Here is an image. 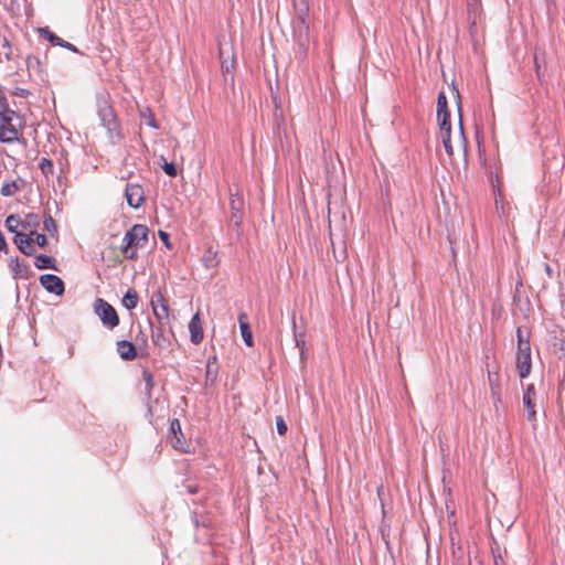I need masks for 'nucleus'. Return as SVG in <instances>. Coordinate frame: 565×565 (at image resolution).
Wrapping results in <instances>:
<instances>
[{"mask_svg": "<svg viewBox=\"0 0 565 565\" xmlns=\"http://www.w3.org/2000/svg\"><path fill=\"white\" fill-rule=\"evenodd\" d=\"M151 340H152V343L160 349H167V347L169 344V340L163 334V331L161 328L152 329Z\"/></svg>", "mask_w": 565, "mask_h": 565, "instance_id": "obj_18", "label": "nucleus"}, {"mask_svg": "<svg viewBox=\"0 0 565 565\" xmlns=\"http://www.w3.org/2000/svg\"><path fill=\"white\" fill-rule=\"evenodd\" d=\"M169 440L171 446L181 452H186L188 443L181 429L179 419L173 418L169 427Z\"/></svg>", "mask_w": 565, "mask_h": 565, "instance_id": "obj_6", "label": "nucleus"}, {"mask_svg": "<svg viewBox=\"0 0 565 565\" xmlns=\"http://www.w3.org/2000/svg\"><path fill=\"white\" fill-rule=\"evenodd\" d=\"M127 203L132 209L140 207L146 200L145 191L138 183H128L125 190Z\"/></svg>", "mask_w": 565, "mask_h": 565, "instance_id": "obj_8", "label": "nucleus"}, {"mask_svg": "<svg viewBox=\"0 0 565 565\" xmlns=\"http://www.w3.org/2000/svg\"><path fill=\"white\" fill-rule=\"evenodd\" d=\"M63 47L68 49L71 51H73V52H77V49L72 43H68L66 41H65Z\"/></svg>", "mask_w": 565, "mask_h": 565, "instance_id": "obj_41", "label": "nucleus"}, {"mask_svg": "<svg viewBox=\"0 0 565 565\" xmlns=\"http://www.w3.org/2000/svg\"><path fill=\"white\" fill-rule=\"evenodd\" d=\"M40 170L41 172L45 175V177H49V175H52L53 172H54V166H53V162L52 160L47 159V158H42L41 161H40Z\"/></svg>", "mask_w": 565, "mask_h": 565, "instance_id": "obj_27", "label": "nucleus"}, {"mask_svg": "<svg viewBox=\"0 0 565 565\" xmlns=\"http://www.w3.org/2000/svg\"><path fill=\"white\" fill-rule=\"evenodd\" d=\"M205 268H215L218 265L217 252L212 248L207 249L202 257Z\"/></svg>", "mask_w": 565, "mask_h": 565, "instance_id": "obj_20", "label": "nucleus"}, {"mask_svg": "<svg viewBox=\"0 0 565 565\" xmlns=\"http://www.w3.org/2000/svg\"><path fill=\"white\" fill-rule=\"evenodd\" d=\"M500 563H502L501 556L500 555L494 556V565H500Z\"/></svg>", "mask_w": 565, "mask_h": 565, "instance_id": "obj_43", "label": "nucleus"}, {"mask_svg": "<svg viewBox=\"0 0 565 565\" xmlns=\"http://www.w3.org/2000/svg\"><path fill=\"white\" fill-rule=\"evenodd\" d=\"M7 249H8V244L6 242V238H4L3 234H2V232L0 231V250L1 252H7Z\"/></svg>", "mask_w": 565, "mask_h": 565, "instance_id": "obj_39", "label": "nucleus"}, {"mask_svg": "<svg viewBox=\"0 0 565 565\" xmlns=\"http://www.w3.org/2000/svg\"><path fill=\"white\" fill-rule=\"evenodd\" d=\"M296 343H297V347L300 348L301 352H303V348H305V340L302 339V335L299 334V335H296Z\"/></svg>", "mask_w": 565, "mask_h": 565, "instance_id": "obj_40", "label": "nucleus"}, {"mask_svg": "<svg viewBox=\"0 0 565 565\" xmlns=\"http://www.w3.org/2000/svg\"><path fill=\"white\" fill-rule=\"evenodd\" d=\"M515 363L520 377H526L530 374L532 367L530 345L523 344V348L516 349Z\"/></svg>", "mask_w": 565, "mask_h": 565, "instance_id": "obj_7", "label": "nucleus"}, {"mask_svg": "<svg viewBox=\"0 0 565 565\" xmlns=\"http://www.w3.org/2000/svg\"><path fill=\"white\" fill-rule=\"evenodd\" d=\"M117 353L125 361H132L137 358L136 345L128 340H120L116 343Z\"/></svg>", "mask_w": 565, "mask_h": 565, "instance_id": "obj_14", "label": "nucleus"}, {"mask_svg": "<svg viewBox=\"0 0 565 565\" xmlns=\"http://www.w3.org/2000/svg\"><path fill=\"white\" fill-rule=\"evenodd\" d=\"M190 340L193 344H200L204 338L203 322L200 312L193 315L189 322Z\"/></svg>", "mask_w": 565, "mask_h": 565, "instance_id": "obj_11", "label": "nucleus"}, {"mask_svg": "<svg viewBox=\"0 0 565 565\" xmlns=\"http://www.w3.org/2000/svg\"><path fill=\"white\" fill-rule=\"evenodd\" d=\"M1 41H2V46L10 50L9 42L7 41V39L3 38Z\"/></svg>", "mask_w": 565, "mask_h": 565, "instance_id": "obj_42", "label": "nucleus"}, {"mask_svg": "<svg viewBox=\"0 0 565 565\" xmlns=\"http://www.w3.org/2000/svg\"><path fill=\"white\" fill-rule=\"evenodd\" d=\"M140 118L151 128L158 129L159 125L157 124V120L154 118L153 111L146 107L140 110Z\"/></svg>", "mask_w": 565, "mask_h": 565, "instance_id": "obj_22", "label": "nucleus"}, {"mask_svg": "<svg viewBox=\"0 0 565 565\" xmlns=\"http://www.w3.org/2000/svg\"><path fill=\"white\" fill-rule=\"evenodd\" d=\"M437 121H438V126H439V131L449 129L451 127L450 111L449 110L441 111L440 115H437Z\"/></svg>", "mask_w": 565, "mask_h": 565, "instance_id": "obj_25", "label": "nucleus"}, {"mask_svg": "<svg viewBox=\"0 0 565 565\" xmlns=\"http://www.w3.org/2000/svg\"><path fill=\"white\" fill-rule=\"evenodd\" d=\"M150 305L153 315L160 324L170 320V308L167 299L160 290L152 294Z\"/></svg>", "mask_w": 565, "mask_h": 565, "instance_id": "obj_5", "label": "nucleus"}, {"mask_svg": "<svg viewBox=\"0 0 565 565\" xmlns=\"http://www.w3.org/2000/svg\"><path fill=\"white\" fill-rule=\"evenodd\" d=\"M149 228L143 224H135L124 236L122 254L125 258L135 260L138 249L148 244Z\"/></svg>", "mask_w": 565, "mask_h": 565, "instance_id": "obj_3", "label": "nucleus"}, {"mask_svg": "<svg viewBox=\"0 0 565 565\" xmlns=\"http://www.w3.org/2000/svg\"><path fill=\"white\" fill-rule=\"evenodd\" d=\"M545 269H546L547 274H550V273H551V267H550V265H548V264H546V265H545Z\"/></svg>", "mask_w": 565, "mask_h": 565, "instance_id": "obj_45", "label": "nucleus"}, {"mask_svg": "<svg viewBox=\"0 0 565 565\" xmlns=\"http://www.w3.org/2000/svg\"><path fill=\"white\" fill-rule=\"evenodd\" d=\"M34 266L39 269H55L54 258L47 255H38L34 259Z\"/></svg>", "mask_w": 565, "mask_h": 565, "instance_id": "obj_19", "label": "nucleus"}, {"mask_svg": "<svg viewBox=\"0 0 565 565\" xmlns=\"http://www.w3.org/2000/svg\"><path fill=\"white\" fill-rule=\"evenodd\" d=\"M457 99V107H458V126L455 129V131L451 130V127L446 130H441L438 134V138L441 140L444 148L449 156V158H452L455 153H466L467 149V140L465 137L462 124H461V102H460V95L459 92L454 88Z\"/></svg>", "mask_w": 565, "mask_h": 565, "instance_id": "obj_1", "label": "nucleus"}, {"mask_svg": "<svg viewBox=\"0 0 565 565\" xmlns=\"http://www.w3.org/2000/svg\"><path fill=\"white\" fill-rule=\"evenodd\" d=\"M44 228L47 231V232H52V231H56V224H55V221L53 220V217L51 215H47L45 216L44 218Z\"/></svg>", "mask_w": 565, "mask_h": 565, "instance_id": "obj_34", "label": "nucleus"}, {"mask_svg": "<svg viewBox=\"0 0 565 565\" xmlns=\"http://www.w3.org/2000/svg\"><path fill=\"white\" fill-rule=\"evenodd\" d=\"M162 169L169 177H175L178 174L177 168L173 163L164 162Z\"/></svg>", "mask_w": 565, "mask_h": 565, "instance_id": "obj_35", "label": "nucleus"}, {"mask_svg": "<svg viewBox=\"0 0 565 565\" xmlns=\"http://www.w3.org/2000/svg\"><path fill=\"white\" fill-rule=\"evenodd\" d=\"M40 282L50 292L55 295H62L64 292V282L58 276L51 274L42 275Z\"/></svg>", "mask_w": 565, "mask_h": 565, "instance_id": "obj_13", "label": "nucleus"}, {"mask_svg": "<svg viewBox=\"0 0 565 565\" xmlns=\"http://www.w3.org/2000/svg\"><path fill=\"white\" fill-rule=\"evenodd\" d=\"M159 237L163 242V244L167 246V248L171 249V243H170V235L164 231H159Z\"/></svg>", "mask_w": 565, "mask_h": 565, "instance_id": "obj_38", "label": "nucleus"}, {"mask_svg": "<svg viewBox=\"0 0 565 565\" xmlns=\"http://www.w3.org/2000/svg\"><path fill=\"white\" fill-rule=\"evenodd\" d=\"M142 380L146 384V392L148 395H150V393L153 388V385H154L152 373L149 370L145 369L142 371Z\"/></svg>", "mask_w": 565, "mask_h": 565, "instance_id": "obj_29", "label": "nucleus"}, {"mask_svg": "<svg viewBox=\"0 0 565 565\" xmlns=\"http://www.w3.org/2000/svg\"><path fill=\"white\" fill-rule=\"evenodd\" d=\"M494 204L495 210L500 215L505 216L509 214V203L504 200L500 191H498V193L494 196Z\"/></svg>", "mask_w": 565, "mask_h": 565, "instance_id": "obj_21", "label": "nucleus"}, {"mask_svg": "<svg viewBox=\"0 0 565 565\" xmlns=\"http://www.w3.org/2000/svg\"><path fill=\"white\" fill-rule=\"evenodd\" d=\"M244 206V201L241 195L232 194L230 199V210H231V222L238 230L242 224V211Z\"/></svg>", "mask_w": 565, "mask_h": 565, "instance_id": "obj_12", "label": "nucleus"}, {"mask_svg": "<svg viewBox=\"0 0 565 565\" xmlns=\"http://www.w3.org/2000/svg\"><path fill=\"white\" fill-rule=\"evenodd\" d=\"M449 110L448 102L445 92H439L437 97V115H440L441 111Z\"/></svg>", "mask_w": 565, "mask_h": 565, "instance_id": "obj_31", "label": "nucleus"}, {"mask_svg": "<svg viewBox=\"0 0 565 565\" xmlns=\"http://www.w3.org/2000/svg\"><path fill=\"white\" fill-rule=\"evenodd\" d=\"M34 245L36 244L40 247H44L47 244V238L44 234L36 233L33 235Z\"/></svg>", "mask_w": 565, "mask_h": 565, "instance_id": "obj_36", "label": "nucleus"}, {"mask_svg": "<svg viewBox=\"0 0 565 565\" xmlns=\"http://www.w3.org/2000/svg\"><path fill=\"white\" fill-rule=\"evenodd\" d=\"M41 35H43L50 43L53 45L62 46L64 45L65 41L51 32L47 28L40 30Z\"/></svg>", "mask_w": 565, "mask_h": 565, "instance_id": "obj_24", "label": "nucleus"}, {"mask_svg": "<svg viewBox=\"0 0 565 565\" xmlns=\"http://www.w3.org/2000/svg\"><path fill=\"white\" fill-rule=\"evenodd\" d=\"M523 407L526 409V417L530 422L536 420V392L533 384H529L522 396Z\"/></svg>", "mask_w": 565, "mask_h": 565, "instance_id": "obj_9", "label": "nucleus"}, {"mask_svg": "<svg viewBox=\"0 0 565 565\" xmlns=\"http://www.w3.org/2000/svg\"><path fill=\"white\" fill-rule=\"evenodd\" d=\"M94 311L105 327L114 329L119 324L120 320L116 309L106 300L102 298L96 299L94 303Z\"/></svg>", "mask_w": 565, "mask_h": 565, "instance_id": "obj_4", "label": "nucleus"}, {"mask_svg": "<svg viewBox=\"0 0 565 565\" xmlns=\"http://www.w3.org/2000/svg\"><path fill=\"white\" fill-rule=\"evenodd\" d=\"M21 222H22V228L30 230V232H31L32 228H35L39 226L40 217L36 214L29 213L24 216L23 220H21Z\"/></svg>", "mask_w": 565, "mask_h": 565, "instance_id": "obj_23", "label": "nucleus"}, {"mask_svg": "<svg viewBox=\"0 0 565 565\" xmlns=\"http://www.w3.org/2000/svg\"><path fill=\"white\" fill-rule=\"evenodd\" d=\"M535 65H536V72H537V75L540 76V66L537 64V58L535 57Z\"/></svg>", "mask_w": 565, "mask_h": 565, "instance_id": "obj_44", "label": "nucleus"}, {"mask_svg": "<svg viewBox=\"0 0 565 565\" xmlns=\"http://www.w3.org/2000/svg\"><path fill=\"white\" fill-rule=\"evenodd\" d=\"M19 190V186L17 185L15 182H10V183H6L1 186L0 189V193L3 195V196H11L13 194H15V192Z\"/></svg>", "mask_w": 565, "mask_h": 565, "instance_id": "obj_32", "label": "nucleus"}, {"mask_svg": "<svg viewBox=\"0 0 565 565\" xmlns=\"http://www.w3.org/2000/svg\"><path fill=\"white\" fill-rule=\"evenodd\" d=\"M26 66L29 71H35L38 73L42 71L41 62L35 55H29L26 57Z\"/></svg>", "mask_w": 565, "mask_h": 565, "instance_id": "obj_30", "label": "nucleus"}, {"mask_svg": "<svg viewBox=\"0 0 565 565\" xmlns=\"http://www.w3.org/2000/svg\"><path fill=\"white\" fill-rule=\"evenodd\" d=\"M516 338H518V348H523V344L530 345L529 332L525 329H523L522 327H519L516 329Z\"/></svg>", "mask_w": 565, "mask_h": 565, "instance_id": "obj_28", "label": "nucleus"}, {"mask_svg": "<svg viewBox=\"0 0 565 565\" xmlns=\"http://www.w3.org/2000/svg\"><path fill=\"white\" fill-rule=\"evenodd\" d=\"M139 301V297L137 291L134 288H129L127 292L122 297V306L128 310H132L137 307Z\"/></svg>", "mask_w": 565, "mask_h": 565, "instance_id": "obj_17", "label": "nucleus"}, {"mask_svg": "<svg viewBox=\"0 0 565 565\" xmlns=\"http://www.w3.org/2000/svg\"><path fill=\"white\" fill-rule=\"evenodd\" d=\"M276 428L279 435H285L287 433V424L285 423L281 416L276 417Z\"/></svg>", "mask_w": 565, "mask_h": 565, "instance_id": "obj_33", "label": "nucleus"}, {"mask_svg": "<svg viewBox=\"0 0 565 565\" xmlns=\"http://www.w3.org/2000/svg\"><path fill=\"white\" fill-rule=\"evenodd\" d=\"M488 382L490 386L491 398L493 399L494 406L497 407L501 403V386L498 373L488 372Z\"/></svg>", "mask_w": 565, "mask_h": 565, "instance_id": "obj_15", "label": "nucleus"}, {"mask_svg": "<svg viewBox=\"0 0 565 565\" xmlns=\"http://www.w3.org/2000/svg\"><path fill=\"white\" fill-rule=\"evenodd\" d=\"M238 323L241 329L242 338L247 347L254 345L253 333L248 323V318L245 312L239 313Z\"/></svg>", "mask_w": 565, "mask_h": 565, "instance_id": "obj_16", "label": "nucleus"}, {"mask_svg": "<svg viewBox=\"0 0 565 565\" xmlns=\"http://www.w3.org/2000/svg\"><path fill=\"white\" fill-rule=\"evenodd\" d=\"M135 341L139 347H146L147 345V334L140 329L138 334L135 337Z\"/></svg>", "mask_w": 565, "mask_h": 565, "instance_id": "obj_37", "label": "nucleus"}, {"mask_svg": "<svg viewBox=\"0 0 565 565\" xmlns=\"http://www.w3.org/2000/svg\"><path fill=\"white\" fill-rule=\"evenodd\" d=\"M34 231H31L30 234L25 233H17L14 236V243L18 248L26 256H31L35 254V245L33 235Z\"/></svg>", "mask_w": 565, "mask_h": 565, "instance_id": "obj_10", "label": "nucleus"}, {"mask_svg": "<svg viewBox=\"0 0 565 565\" xmlns=\"http://www.w3.org/2000/svg\"><path fill=\"white\" fill-rule=\"evenodd\" d=\"M25 122L23 118L12 109L4 108L0 111V141L3 143L19 142L23 135Z\"/></svg>", "mask_w": 565, "mask_h": 565, "instance_id": "obj_2", "label": "nucleus"}, {"mask_svg": "<svg viewBox=\"0 0 565 565\" xmlns=\"http://www.w3.org/2000/svg\"><path fill=\"white\" fill-rule=\"evenodd\" d=\"M6 226L7 228L10 231V232H13V233H19L18 232V227L21 226L22 227V222L21 220L19 218V216L17 215H9L6 220Z\"/></svg>", "mask_w": 565, "mask_h": 565, "instance_id": "obj_26", "label": "nucleus"}]
</instances>
